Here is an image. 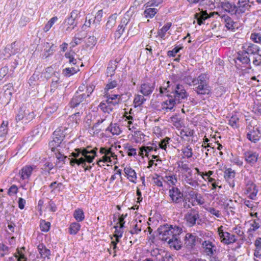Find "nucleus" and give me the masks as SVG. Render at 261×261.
Returning <instances> with one entry per match:
<instances>
[{
  "instance_id": "obj_1",
  "label": "nucleus",
  "mask_w": 261,
  "mask_h": 261,
  "mask_svg": "<svg viewBox=\"0 0 261 261\" xmlns=\"http://www.w3.org/2000/svg\"><path fill=\"white\" fill-rule=\"evenodd\" d=\"M160 239L163 241L168 242L169 240L173 237H178L181 233L182 229L180 227L165 224L161 225L157 230Z\"/></svg>"
},
{
  "instance_id": "obj_2",
  "label": "nucleus",
  "mask_w": 261,
  "mask_h": 261,
  "mask_svg": "<svg viewBox=\"0 0 261 261\" xmlns=\"http://www.w3.org/2000/svg\"><path fill=\"white\" fill-rule=\"evenodd\" d=\"M70 132L71 129L66 126H61L55 130L53 135V140L48 144L51 151H56L57 147L60 146L65 136Z\"/></svg>"
},
{
  "instance_id": "obj_3",
  "label": "nucleus",
  "mask_w": 261,
  "mask_h": 261,
  "mask_svg": "<svg viewBox=\"0 0 261 261\" xmlns=\"http://www.w3.org/2000/svg\"><path fill=\"white\" fill-rule=\"evenodd\" d=\"M198 85L194 89L197 94L206 95L211 93V89L209 86V78L206 74H201L197 79H194L193 85Z\"/></svg>"
},
{
  "instance_id": "obj_4",
  "label": "nucleus",
  "mask_w": 261,
  "mask_h": 261,
  "mask_svg": "<svg viewBox=\"0 0 261 261\" xmlns=\"http://www.w3.org/2000/svg\"><path fill=\"white\" fill-rule=\"evenodd\" d=\"M171 87L172 88L171 94L177 100L178 102L181 103L182 100L188 98L189 94L182 85L173 83Z\"/></svg>"
},
{
  "instance_id": "obj_5",
  "label": "nucleus",
  "mask_w": 261,
  "mask_h": 261,
  "mask_svg": "<svg viewBox=\"0 0 261 261\" xmlns=\"http://www.w3.org/2000/svg\"><path fill=\"white\" fill-rule=\"evenodd\" d=\"M35 117L33 110L29 109L26 106L21 107L16 116L17 122L22 120V122L27 123L31 121Z\"/></svg>"
},
{
  "instance_id": "obj_6",
  "label": "nucleus",
  "mask_w": 261,
  "mask_h": 261,
  "mask_svg": "<svg viewBox=\"0 0 261 261\" xmlns=\"http://www.w3.org/2000/svg\"><path fill=\"white\" fill-rule=\"evenodd\" d=\"M79 13L77 10H73L70 13V16L64 20V24L65 26H67L65 29L66 32H71L77 25V18Z\"/></svg>"
},
{
  "instance_id": "obj_7",
  "label": "nucleus",
  "mask_w": 261,
  "mask_h": 261,
  "mask_svg": "<svg viewBox=\"0 0 261 261\" xmlns=\"http://www.w3.org/2000/svg\"><path fill=\"white\" fill-rule=\"evenodd\" d=\"M89 97V94H81L79 91H76L70 102V107L74 108L83 101H85L86 104L88 103L89 101L87 98Z\"/></svg>"
},
{
  "instance_id": "obj_8",
  "label": "nucleus",
  "mask_w": 261,
  "mask_h": 261,
  "mask_svg": "<svg viewBox=\"0 0 261 261\" xmlns=\"http://www.w3.org/2000/svg\"><path fill=\"white\" fill-rule=\"evenodd\" d=\"M199 217L198 211L194 208H192L185 215V219L188 223V225L192 227L196 224V222L199 219Z\"/></svg>"
},
{
  "instance_id": "obj_9",
  "label": "nucleus",
  "mask_w": 261,
  "mask_h": 261,
  "mask_svg": "<svg viewBox=\"0 0 261 261\" xmlns=\"http://www.w3.org/2000/svg\"><path fill=\"white\" fill-rule=\"evenodd\" d=\"M218 231L221 242L225 244L233 243L237 240L234 234H230L228 232H224L223 230L221 229V228H219Z\"/></svg>"
},
{
  "instance_id": "obj_10",
  "label": "nucleus",
  "mask_w": 261,
  "mask_h": 261,
  "mask_svg": "<svg viewBox=\"0 0 261 261\" xmlns=\"http://www.w3.org/2000/svg\"><path fill=\"white\" fill-rule=\"evenodd\" d=\"M202 247L204 252L208 256H213L216 253V246L210 241H204L202 242Z\"/></svg>"
},
{
  "instance_id": "obj_11",
  "label": "nucleus",
  "mask_w": 261,
  "mask_h": 261,
  "mask_svg": "<svg viewBox=\"0 0 261 261\" xmlns=\"http://www.w3.org/2000/svg\"><path fill=\"white\" fill-rule=\"evenodd\" d=\"M169 196L172 201L175 203H180L182 200L183 194L176 187H172L169 191Z\"/></svg>"
},
{
  "instance_id": "obj_12",
  "label": "nucleus",
  "mask_w": 261,
  "mask_h": 261,
  "mask_svg": "<svg viewBox=\"0 0 261 261\" xmlns=\"http://www.w3.org/2000/svg\"><path fill=\"white\" fill-rule=\"evenodd\" d=\"M251 7L249 0H239L237 5H236L234 12L237 14L244 13L246 10H249Z\"/></svg>"
},
{
  "instance_id": "obj_13",
  "label": "nucleus",
  "mask_w": 261,
  "mask_h": 261,
  "mask_svg": "<svg viewBox=\"0 0 261 261\" xmlns=\"http://www.w3.org/2000/svg\"><path fill=\"white\" fill-rule=\"evenodd\" d=\"M155 83H145L141 85L140 92L145 96L150 95L155 88Z\"/></svg>"
},
{
  "instance_id": "obj_14",
  "label": "nucleus",
  "mask_w": 261,
  "mask_h": 261,
  "mask_svg": "<svg viewBox=\"0 0 261 261\" xmlns=\"http://www.w3.org/2000/svg\"><path fill=\"white\" fill-rule=\"evenodd\" d=\"M245 160L251 165H254L257 161L258 153L252 150H247L243 153Z\"/></svg>"
},
{
  "instance_id": "obj_15",
  "label": "nucleus",
  "mask_w": 261,
  "mask_h": 261,
  "mask_svg": "<svg viewBox=\"0 0 261 261\" xmlns=\"http://www.w3.org/2000/svg\"><path fill=\"white\" fill-rule=\"evenodd\" d=\"M166 96L168 99L162 103V106L164 108L172 110L176 104L180 103V102L177 101V100L171 93L169 94V95H166Z\"/></svg>"
},
{
  "instance_id": "obj_16",
  "label": "nucleus",
  "mask_w": 261,
  "mask_h": 261,
  "mask_svg": "<svg viewBox=\"0 0 261 261\" xmlns=\"http://www.w3.org/2000/svg\"><path fill=\"white\" fill-rule=\"evenodd\" d=\"M198 238L192 233H187L185 238V246L188 249H191L196 245V241Z\"/></svg>"
},
{
  "instance_id": "obj_17",
  "label": "nucleus",
  "mask_w": 261,
  "mask_h": 261,
  "mask_svg": "<svg viewBox=\"0 0 261 261\" xmlns=\"http://www.w3.org/2000/svg\"><path fill=\"white\" fill-rule=\"evenodd\" d=\"M260 130L257 128H254L253 127L247 133L246 137L251 142L256 143L260 139Z\"/></svg>"
},
{
  "instance_id": "obj_18",
  "label": "nucleus",
  "mask_w": 261,
  "mask_h": 261,
  "mask_svg": "<svg viewBox=\"0 0 261 261\" xmlns=\"http://www.w3.org/2000/svg\"><path fill=\"white\" fill-rule=\"evenodd\" d=\"M35 168L36 166L34 165H27L22 167L19 172L21 178L23 180L29 179L32 173L33 169Z\"/></svg>"
},
{
  "instance_id": "obj_19",
  "label": "nucleus",
  "mask_w": 261,
  "mask_h": 261,
  "mask_svg": "<svg viewBox=\"0 0 261 261\" xmlns=\"http://www.w3.org/2000/svg\"><path fill=\"white\" fill-rule=\"evenodd\" d=\"M236 176V172L234 170L229 168L226 169L224 172V177L225 180L229 183L230 186L234 187L233 179Z\"/></svg>"
},
{
  "instance_id": "obj_20",
  "label": "nucleus",
  "mask_w": 261,
  "mask_h": 261,
  "mask_svg": "<svg viewBox=\"0 0 261 261\" xmlns=\"http://www.w3.org/2000/svg\"><path fill=\"white\" fill-rule=\"evenodd\" d=\"M210 17L211 16L208 15L206 11H202L200 13H197L194 15V17L199 25L203 24L204 21Z\"/></svg>"
},
{
  "instance_id": "obj_21",
  "label": "nucleus",
  "mask_w": 261,
  "mask_h": 261,
  "mask_svg": "<svg viewBox=\"0 0 261 261\" xmlns=\"http://www.w3.org/2000/svg\"><path fill=\"white\" fill-rule=\"evenodd\" d=\"M221 6L225 11L227 12L231 15L237 14V12H234L236 9L235 5H232L228 2H222L221 3Z\"/></svg>"
},
{
  "instance_id": "obj_22",
  "label": "nucleus",
  "mask_w": 261,
  "mask_h": 261,
  "mask_svg": "<svg viewBox=\"0 0 261 261\" xmlns=\"http://www.w3.org/2000/svg\"><path fill=\"white\" fill-rule=\"evenodd\" d=\"M168 244L170 245V247H173L176 250H180L182 245V243L179 239V236L172 238L171 239L168 241Z\"/></svg>"
},
{
  "instance_id": "obj_23",
  "label": "nucleus",
  "mask_w": 261,
  "mask_h": 261,
  "mask_svg": "<svg viewBox=\"0 0 261 261\" xmlns=\"http://www.w3.org/2000/svg\"><path fill=\"white\" fill-rule=\"evenodd\" d=\"M124 171L126 174L127 178L134 183H136V180L137 179L136 173L135 170L132 169L130 167H125L124 169Z\"/></svg>"
},
{
  "instance_id": "obj_24",
  "label": "nucleus",
  "mask_w": 261,
  "mask_h": 261,
  "mask_svg": "<svg viewBox=\"0 0 261 261\" xmlns=\"http://www.w3.org/2000/svg\"><path fill=\"white\" fill-rule=\"evenodd\" d=\"M118 63L116 60L109 62L107 69V76H112L115 74V71L117 68V64Z\"/></svg>"
},
{
  "instance_id": "obj_25",
  "label": "nucleus",
  "mask_w": 261,
  "mask_h": 261,
  "mask_svg": "<svg viewBox=\"0 0 261 261\" xmlns=\"http://www.w3.org/2000/svg\"><path fill=\"white\" fill-rule=\"evenodd\" d=\"M129 21L128 15H125L121 20V23L118 26L117 32L120 36L123 33L126 25L128 24Z\"/></svg>"
},
{
  "instance_id": "obj_26",
  "label": "nucleus",
  "mask_w": 261,
  "mask_h": 261,
  "mask_svg": "<svg viewBox=\"0 0 261 261\" xmlns=\"http://www.w3.org/2000/svg\"><path fill=\"white\" fill-rule=\"evenodd\" d=\"M221 17L222 19L224 21L225 23V27L228 30H234V24H235V22L229 16L227 15H222Z\"/></svg>"
},
{
  "instance_id": "obj_27",
  "label": "nucleus",
  "mask_w": 261,
  "mask_h": 261,
  "mask_svg": "<svg viewBox=\"0 0 261 261\" xmlns=\"http://www.w3.org/2000/svg\"><path fill=\"white\" fill-rule=\"evenodd\" d=\"M171 86H172V83H171L170 81H167L164 83L163 86H161L159 88V92L161 95L164 94H167L169 95L171 93V89H172Z\"/></svg>"
},
{
  "instance_id": "obj_28",
  "label": "nucleus",
  "mask_w": 261,
  "mask_h": 261,
  "mask_svg": "<svg viewBox=\"0 0 261 261\" xmlns=\"http://www.w3.org/2000/svg\"><path fill=\"white\" fill-rule=\"evenodd\" d=\"M106 130L111 132L113 135H118L121 133L119 126L117 123H111Z\"/></svg>"
},
{
  "instance_id": "obj_29",
  "label": "nucleus",
  "mask_w": 261,
  "mask_h": 261,
  "mask_svg": "<svg viewBox=\"0 0 261 261\" xmlns=\"http://www.w3.org/2000/svg\"><path fill=\"white\" fill-rule=\"evenodd\" d=\"M40 257L46 258L50 254V250L46 248L43 244H40L37 247Z\"/></svg>"
},
{
  "instance_id": "obj_30",
  "label": "nucleus",
  "mask_w": 261,
  "mask_h": 261,
  "mask_svg": "<svg viewBox=\"0 0 261 261\" xmlns=\"http://www.w3.org/2000/svg\"><path fill=\"white\" fill-rule=\"evenodd\" d=\"M105 95H108L110 97L112 105L115 106L121 102V95L119 94H111L108 92H105Z\"/></svg>"
},
{
  "instance_id": "obj_31",
  "label": "nucleus",
  "mask_w": 261,
  "mask_h": 261,
  "mask_svg": "<svg viewBox=\"0 0 261 261\" xmlns=\"http://www.w3.org/2000/svg\"><path fill=\"white\" fill-rule=\"evenodd\" d=\"M246 44L247 45L246 49L247 50H248V51H249V53H250V54H257L258 55L259 57L261 58V55H259V48L257 45L252 44L251 43Z\"/></svg>"
},
{
  "instance_id": "obj_32",
  "label": "nucleus",
  "mask_w": 261,
  "mask_h": 261,
  "mask_svg": "<svg viewBox=\"0 0 261 261\" xmlns=\"http://www.w3.org/2000/svg\"><path fill=\"white\" fill-rule=\"evenodd\" d=\"M192 171H189V173H188L185 176V181L187 184L194 188H196L198 186V183L196 180H194L192 178Z\"/></svg>"
},
{
  "instance_id": "obj_33",
  "label": "nucleus",
  "mask_w": 261,
  "mask_h": 261,
  "mask_svg": "<svg viewBox=\"0 0 261 261\" xmlns=\"http://www.w3.org/2000/svg\"><path fill=\"white\" fill-rule=\"evenodd\" d=\"M254 245L255 249L254 255L256 257L261 258V238H258L255 240Z\"/></svg>"
},
{
  "instance_id": "obj_34",
  "label": "nucleus",
  "mask_w": 261,
  "mask_h": 261,
  "mask_svg": "<svg viewBox=\"0 0 261 261\" xmlns=\"http://www.w3.org/2000/svg\"><path fill=\"white\" fill-rule=\"evenodd\" d=\"M70 160V165L74 166L76 164L78 166L81 165L83 168H85L86 165L85 163V159L84 157H81L79 159H68Z\"/></svg>"
},
{
  "instance_id": "obj_35",
  "label": "nucleus",
  "mask_w": 261,
  "mask_h": 261,
  "mask_svg": "<svg viewBox=\"0 0 261 261\" xmlns=\"http://www.w3.org/2000/svg\"><path fill=\"white\" fill-rule=\"evenodd\" d=\"M73 217L77 222H82L85 219L84 213L81 208H77L74 212Z\"/></svg>"
},
{
  "instance_id": "obj_36",
  "label": "nucleus",
  "mask_w": 261,
  "mask_h": 261,
  "mask_svg": "<svg viewBox=\"0 0 261 261\" xmlns=\"http://www.w3.org/2000/svg\"><path fill=\"white\" fill-rule=\"evenodd\" d=\"M117 16V14L115 13L109 17L106 25V29H111L115 25Z\"/></svg>"
},
{
  "instance_id": "obj_37",
  "label": "nucleus",
  "mask_w": 261,
  "mask_h": 261,
  "mask_svg": "<svg viewBox=\"0 0 261 261\" xmlns=\"http://www.w3.org/2000/svg\"><path fill=\"white\" fill-rule=\"evenodd\" d=\"M90 147L88 146L87 148H80L81 150V155L83 156L88 155V154H92L97 155V148L96 147L93 149L89 150Z\"/></svg>"
},
{
  "instance_id": "obj_38",
  "label": "nucleus",
  "mask_w": 261,
  "mask_h": 261,
  "mask_svg": "<svg viewBox=\"0 0 261 261\" xmlns=\"http://www.w3.org/2000/svg\"><path fill=\"white\" fill-rule=\"evenodd\" d=\"M171 26V23H167L166 24L164 25L162 29L158 31V36H160L162 39H164L166 33L169 30Z\"/></svg>"
},
{
  "instance_id": "obj_39",
  "label": "nucleus",
  "mask_w": 261,
  "mask_h": 261,
  "mask_svg": "<svg viewBox=\"0 0 261 261\" xmlns=\"http://www.w3.org/2000/svg\"><path fill=\"white\" fill-rule=\"evenodd\" d=\"M99 107L105 113L109 114L113 110V108L111 105H107L104 101L100 102Z\"/></svg>"
},
{
  "instance_id": "obj_40",
  "label": "nucleus",
  "mask_w": 261,
  "mask_h": 261,
  "mask_svg": "<svg viewBox=\"0 0 261 261\" xmlns=\"http://www.w3.org/2000/svg\"><path fill=\"white\" fill-rule=\"evenodd\" d=\"M81 228V225L77 222H73L70 224L69 228V233L71 234H76Z\"/></svg>"
},
{
  "instance_id": "obj_41",
  "label": "nucleus",
  "mask_w": 261,
  "mask_h": 261,
  "mask_svg": "<svg viewBox=\"0 0 261 261\" xmlns=\"http://www.w3.org/2000/svg\"><path fill=\"white\" fill-rule=\"evenodd\" d=\"M146 7V10L144 12V14L147 18H152L158 11L156 8H147Z\"/></svg>"
},
{
  "instance_id": "obj_42",
  "label": "nucleus",
  "mask_w": 261,
  "mask_h": 261,
  "mask_svg": "<svg viewBox=\"0 0 261 261\" xmlns=\"http://www.w3.org/2000/svg\"><path fill=\"white\" fill-rule=\"evenodd\" d=\"M10 252V248L3 243H0V257H4Z\"/></svg>"
},
{
  "instance_id": "obj_43",
  "label": "nucleus",
  "mask_w": 261,
  "mask_h": 261,
  "mask_svg": "<svg viewBox=\"0 0 261 261\" xmlns=\"http://www.w3.org/2000/svg\"><path fill=\"white\" fill-rule=\"evenodd\" d=\"M57 72L54 71V68L51 66L47 67L45 68L44 71H42V74L43 75L44 77L48 80L51 76L54 75V73Z\"/></svg>"
},
{
  "instance_id": "obj_44",
  "label": "nucleus",
  "mask_w": 261,
  "mask_h": 261,
  "mask_svg": "<svg viewBox=\"0 0 261 261\" xmlns=\"http://www.w3.org/2000/svg\"><path fill=\"white\" fill-rule=\"evenodd\" d=\"M78 71L79 69L77 68H75V67H68L64 69L63 70L62 73L65 76L69 77L71 75L76 73Z\"/></svg>"
},
{
  "instance_id": "obj_45",
  "label": "nucleus",
  "mask_w": 261,
  "mask_h": 261,
  "mask_svg": "<svg viewBox=\"0 0 261 261\" xmlns=\"http://www.w3.org/2000/svg\"><path fill=\"white\" fill-rule=\"evenodd\" d=\"M143 95H136L134 99V103L135 104V107L136 106H140L142 105L145 101L146 99L144 98Z\"/></svg>"
},
{
  "instance_id": "obj_46",
  "label": "nucleus",
  "mask_w": 261,
  "mask_h": 261,
  "mask_svg": "<svg viewBox=\"0 0 261 261\" xmlns=\"http://www.w3.org/2000/svg\"><path fill=\"white\" fill-rule=\"evenodd\" d=\"M124 148L127 150V155L129 156H135L137 154L136 149L134 148L129 144H124Z\"/></svg>"
},
{
  "instance_id": "obj_47",
  "label": "nucleus",
  "mask_w": 261,
  "mask_h": 261,
  "mask_svg": "<svg viewBox=\"0 0 261 261\" xmlns=\"http://www.w3.org/2000/svg\"><path fill=\"white\" fill-rule=\"evenodd\" d=\"M8 124L7 121H3L0 126V137H4L8 133Z\"/></svg>"
},
{
  "instance_id": "obj_48",
  "label": "nucleus",
  "mask_w": 261,
  "mask_h": 261,
  "mask_svg": "<svg viewBox=\"0 0 261 261\" xmlns=\"http://www.w3.org/2000/svg\"><path fill=\"white\" fill-rule=\"evenodd\" d=\"M40 227L41 231L44 232H47L50 227V223L46 222L44 220H41L40 222Z\"/></svg>"
},
{
  "instance_id": "obj_49",
  "label": "nucleus",
  "mask_w": 261,
  "mask_h": 261,
  "mask_svg": "<svg viewBox=\"0 0 261 261\" xmlns=\"http://www.w3.org/2000/svg\"><path fill=\"white\" fill-rule=\"evenodd\" d=\"M58 20L57 17H53L51 18L48 22L45 24V27H44L43 30L45 32H46L48 31L51 28V27L53 25V24L55 23V22Z\"/></svg>"
},
{
  "instance_id": "obj_50",
  "label": "nucleus",
  "mask_w": 261,
  "mask_h": 261,
  "mask_svg": "<svg viewBox=\"0 0 261 261\" xmlns=\"http://www.w3.org/2000/svg\"><path fill=\"white\" fill-rule=\"evenodd\" d=\"M7 76L8 77L9 76H12V75H10V69L7 65L5 66L2 67L0 69V77L2 78H4V77Z\"/></svg>"
},
{
  "instance_id": "obj_51",
  "label": "nucleus",
  "mask_w": 261,
  "mask_h": 261,
  "mask_svg": "<svg viewBox=\"0 0 261 261\" xmlns=\"http://www.w3.org/2000/svg\"><path fill=\"white\" fill-rule=\"evenodd\" d=\"M54 165L53 164L49 162H45L41 168V170H43L44 171H47V173L49 174L50 171L54 168Z\"/></svg>"
},
{
  "instance_id": "obj_52",
  "label": "nucleus",
  "mask_w": 261,
  "mask_h": 261,
  "mask_svg": "<svg viewBox=\"0 0 261 261\" xmlns=\"http://www.w3.org/2000/svg\"><path fill=\"white\" fill-rule=\"evenodd\" d=\"M181 151L188 159L191 158L193 155L192 149L191 147H189V145L182 148Z\"/></svg>"
},
{
  "instance_id": "obj_53",
  "label": "nucleus",
  "mask_w": 261,
  "mask_h": 261,
  "mask_svg": "<svg viewBox=\"0 0 261 261\" xmlns=\"http://www.w3.org/2000/svg\"><path fill=\"white\" fill-rule=\"evenodd\" d=\"M259 221L260 220L259 218L253 220L252 223L251 224V228H250L249 230L255 231L258 229L260 227Z\"/></svg>"
},
{
  "instance_id": "obj_54",
  "label": "nucleus",
  "mask_w": 261,
  "mask_h": 261,
  "mask_svg": "<svg viewBox=\"0 0 261 261\" xmlns=\"http://www.w3.org/2000/svg\"><path fill=\"white\" fill-rule=\"evenodd\" d=\"M238 121L239 118L236 116H232L229 120V124L233 128H237Z\"/></svg>"
},
{
  "instance_id": "obj_55",
  "label": "nucleus",
  "mask_w": 261,
  "mask_h": 261,
  "mask_svg": "<svg viewBox=\"0 0 261 261\" xmlns=\"http://www.w3.org/2000/svg\"><path fill=\"white\" fill-rule=\"evenodd\" d=\"M65 57L69 59V63L71 65H76L77 63L76 59H75L73 55L70 53H66L65 54Z\"/></svg>"
},
{
  "instance_id": "obj_56",
  "label": "nucleus",
  "mask_w": 261,
  "mask_h": 261,
  "mask_svg": "<svg viewBox=\"0 0 261 261\" xmlns=\"http://www.w3.org/2000/svg\"><path fill=\"white\" fill-rule=\"evenodd\" d=\"M155 176L152 177L153 183L158 187H163L162 177H160L157 174H155Z\"/></svg>"
},
{
  "instance_id": "obj_57",
  "label": "nucleus",
  "mask_w": 261,
  "mask_h": 261,
  "mask_svg": "<svg viewBox=\"0 0 261 261\" xmlns=\"http://www.w3.org/2000/svg\"><path fill=\"white\" fill-rule=\"evenodd\" d=\"M103 12L102 10H99L94 17V19L93 20V24L99 23L101 20L102 17Z\"/></svg>"
},
{
  "instance_id": "obj_58",
  "label": "nucleus",
  "mask_w": 261,
  "mask_h": 261,
  "mask_svg": "<svg viewBox=\"0 0 261 261\" xmlns=\"http://www.w3.org/2000/svg\"><path fill=\"white\" fill-rule=\"evenodd\" d=\"M117 85V82L115 80L109 82L106 85L105 89V92H108L110 89L115 88Z\"/></svg>"
},
{
  "instance_id": "obj_59",
  "label": "nucleus",
  "mask_w": 261,
  "mask_h": 261,
  "mask_svg": "<svg viewBox=\"0 0 261 261\" xmlns=\"http://www.w3.org/2000/svg\"><path fill=\"white\" fill-rule=\"evenodd\" d=\"M182 48V47L176 46L172 50H169L167 52V55L169 57H175V55L179 53V50Z\"/></svg>"
},
{
  "instance_id": "obj_60",
  "label": "nucleus",
  "mask_w": 261,
  "mask_h": 261,
  "mask_svg": "<svg viewBox=\"0 0 261 261\" xmlns=\"http://www.w3.org/2000/svg\"><path fill=\"white\" fill-rule=\"evenodd\" d=\"M250 38L255 43H261V34L260 33H252Z\"/></svg>"
},
{
  "instance_id": "obj_61",
  "label": "nucleus",
  "mask_w": 261,
  "mask_h": 261,
  "mask_svg": "<svg viewBox=\"0 0 261 261\" xmlns=\"http://www.w3.org/2000/svg\"><path fill=\"white\" fill-rule=\"evenodd\" d=\"M104 120L105 119L98 120L97 122L93 125V126L91 127V130H93L94 133H95V132L96 133H98L99 132H100L101 129L97 128V127L100 124L102 123Z\"/></svg>"
},
{
  "instance_id": "obj_62",
  "label": "nucleus",
  "mask_w": 261,
  "mask_h": 261,
  "mask_svg": "<svg viewBox=\"0 0 261 261\" xmlns=\"http://www.w3.org/2000/svg\"><path fill=\"white\" fill-rule=\"evenodd\" d=\"M206 210L210 213L211 214L215 216L217 218H220L221 217V214L220 213L219 211L217 210L214 207H210L206 208Z\"/></svg>"
},
{
  "instance_id": "obj_63",
  "label": "nucleus",
  "mask_w": 261,
  "mask_h": 261,
  "mask_svg": "<svg viewBox=\"0 0 261 261\" xmlns=\"http://www.w3.org/2000/svg\"><path fill=\"white\" fill-rule=\"evenodd\" d=\"M166 178L167 179V181L172 185H175L177 181L176 175L166 176Z\"/></svg>"
},
{
  "instance_id": "obj_64",
  "label": "nucleus",
  "mask_w": 261,
  "mask_h": 261,
  "mask_svg": "<svg viewBox=\"0 0 261 261\" xmlns=\"http://www.w3.org/2000/svg\"><path fill=\"white\" fill-rule=\"evenodd\" d=\"M170 140V138L168 137H166L161 140V141L159 143V146L161 148L163 149H166L167 147V145L168 144V141Z\"/></svg>"
}]
</instances>
